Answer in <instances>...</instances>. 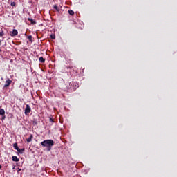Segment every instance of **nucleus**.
I'll return each mask as SVG.
<instances>
[{
	"label": "nucleus",
	"mask_w": 177,
	"mask_h": 177,
	"mask_svg": "<svg viewBox=\"0 0 177 177\" xmlns=\"http://www.w3.org/2000/svg\"><path fill=\"white\" fill-rule=\"evenodd\" d=\"M43 147H46L47 151H50L52 150V147L55 146V141L53 140H45L41 143Z\"/></svg>",
	"instance_id": "1"
},
{
	"label": "nucleus",
	"mask_w": 177,
	"mask_h": 177,
	"mask_svg": "<svg viewBox=\"0 0 177 177\" xmlns=\"http://www.w3.org/2000/svg\"><path fill=\"white\" fill-rule=\"evenodd\" d=\"M10 84H12V80L9 78H7L3 86V89H8V88H9L10 86Z\"/></svg>",
	"instance_id": "2"
},
{
	"label": "nucleus",
	"mask_w": 177,
	"mask_h": 177,
	"mask_svg": "<svg viewBox=\"0 0 177 177\" xmlns=\"http://www.w3.org/2000/svg\"><path fill=\"white\" fill-rule=\"evenodd\" d=\"M31 113V107L30 106V105L26 104V106L25 108V112L24 114L26 115H28L29 113Z\"/></svg>",
	"instance_id": "3"
},
{
	"label": "nucleus",
	"mask_w": 177,
	"mask_h": 177,
	"mask_svg": "<svg viewBox=\"0 0 177 177\" xmlns=\"http://www.w3.org/2000/svg\"><path fill=\"white\" fill-rule=\"evenodd\" d=\"M19 34V32L16 29H13L12 31L10 32V37H16Z\"/></svg>",
	"instance_id": "4"
},
{
	"label": "nucleus",
	"mask_w": 177,
	"mask_h": 177,
	"mask_svg": "<svg viewBox=\"0 0 177 177\" xmlns=\"http://www.w3.org/2000/svg\"><path fill=\"white\" fill-rule=\"evenodd\" d=\"M70 86H75L73 87V90L75 91L77 89V88H78V84H77L76 82H72L69 84Z\"/></svg>",
	"instance_id": "5"
},
{
	"label": "nucleus",
	"mask_w": 177,
	"mask_h": 177,
	"mask_svg": "<svg viewBox=\"0 0 177 177\" xmlns=\"http://www.w3.org/2000/svg\"><path fill=\"white\" fill-rule=\"evenodd\" d=\"M75 26L77 27V28H79L80 30H82L84 28V24L82 23H75Z\"/></svg>",
	"instance_id": "6"
},
{
	"label": "nucleus",
	"mask_w": 177,
	"mask_h": 177,
	"mask_svg": "<svg viewBox=\"0 0 177 177\" xmlns=\"http://www.w3.org/2000/svg\"><path fill=\"white\" fill-rule=\"evenodd\" d=\"M12 161L14 162H19V161H20V159L19 158H17V156H13L12 157Z\"/></svg>",
	"instance_id": "7"
},
{
	"label": "nucleus",
	"mask_w": 177,
	"mask_h": 177,
	"mask_svg": "<svg viewBox=\"0 0 177 177\" xmlns=\"http://www.w3.org/2000/svg\"><path fill=\"white\" fill-rule=\"evenodd\" d=\"M25 151H26V149L24 148H22V149L18 148V150L17 151H18L19 154H23V153H24Z\"/></svg>",
	"instance_id": "8"
},
{
	"label": "nucleus",
	"mask_w": 177,
	"mask_h": 177,
	"mask_svg": "<svg viewBox=\"0 0 177 177\" xmlns=\"http://www.w3.org/2000/svg\"><path fill=\"white\" fill-rule=\"evenodd\" d=\"M32 138H34V136H32V134H30V137L28 139H26L28 143H30V142L32 141Z\"/></svg>",
	"instance_id": "9"
},
{
	"label": "nucleus",
	"mask_w": 177,
	"mask_h": 177,
	"mask_svg": "<svg viewBox=\"0 0 177 177\" xmlns=\"http://www.w3.org/2000/svg\"><path fill=\"white\" fill-rule=\"evenodd\" d=\"M39 61L40 62V63H45V58H44V57H40L39 58Z\"/></svg>",
	"instance_id": "10"
},
{
	"label": "nucleus",
	"mask_w": 177,
	"mask_h": 177,
	"mask_svg": "<svg viewBox=\"0 0 177 177\" xmlns=\"http://www.w3.org/2000/svg\"><path fill=\"white\" fill-rule=\"evenodd\" d=\"M0 115H5V109H0Z\"/></svg>",
	"instance_id": "11"
},
{
	"label": "nucleus",
	"mask_w": 177,
	"mask_h": 177,
	"mask_svg": "<svg viewBox=\"0 0 177 177\" xmlns=\"http://www.w3.org/2000/svg\"><path fill=\"white\" fill-rule=\"evenodd\" d=\"M13 147H14V149H15V150H17H17L19 149V146L17 145V142L14 143Z\"/></svg>",
	"instance_id": "12"
},
{
	"label": "nucleus",
	"mask_w": 177,
	"mask_h": 177,
	"mask_svg": "<svg viewBox=\"0 0 177 177\" xmlns=\"http://www.w3.org/2000/svg\"><path fill=\"white\" fill-rule=\"evenodd\" d=\"M28 39L30 41V42H32V36L31 35L28 36Z\"/></svg>",
	"instance_id": "13"
},
{
	"label": "nucleus",
	"mask_w": 177,
	"mask_h": 177,
	"mask_svg": "<svg viewBox=\"0 0 177 177\" xmlns=\"http://www.w3.org/2000/svg\"><path fill=\"white\" fill-rule=\"evenodd\" d=\"M68 13L69 15H71V16H73L74 15V11H73L72 10H69Z\"/></svg>",
	"instance_id": "14"
},
{
	"label": "nucleus",
	"mask_w": 177,
	"mask_h": 177,
	"mask_svg": "<svg viewBox=\"0 0 177 177\" xmlns=\"http://www.w3.org/2000/svg\"><path fill=\"white\" fill-rule=\"evenodd\" d=\"M50 38H51V39H55L56 36L55 35V34H52V35H50Z\"/></svg>",
	"instance_id": "15"
},
{
	"label": "nucleus",
	"mask_w": 177,
	"mask_h": 177,
	"mask_svg": "<svg viewBox=\"0 0 177 177\" xmlns=\"http://www.w3.org/2000/svg\"><path fill=\"white\" fill-rule=\"evenodd\" d=\"M49 121H50V122H52V123L55 122V120H53V118H49Z\"/></svg>",
	"instance_id": "16"
},
{
	"label": "nucleus",
	"mask_w": 177,
	"mask_h": 177,
	"mask_svg": "<svg viewBox=\"0 0 177 177\" xmlns=\"http://www.w3.org/2000/svg\"><path fill=\"white\" fill-rule=\"evenodd\" d=\"M3 30H2L1 32H0V37H3Z\"/></svg>",
	"instance_id": "17"
},
{
	"label": "nucleus",
	"mask_w": 177,
	"mask_h": 177,
	"mask_svg": "<svg viewBox=\"0 0 177 177\" xmlns=\"http://www.w3.org/2000/svg\"><path fill=\"white\" fill-rule=\"evenodd\" d=\"M33 124H35V125H37V124H38V122H37V120H33Z\"/></svg>",
	"instance_id": "18"
},
{
	"label": "nucleus",
	"mask_w": 177,
	"mask_h": 177,
	"mask_svg": "<svg viewBox=\"0 0 177 177\" xmlns=\"http://www.w3.org/2000/svg\"><path fill=\"white\" fill-rule=\"evenodd\" d=\"M11 6H16V3L15 2H12L11 3Z\"/></svg>",
	"instance_id": "19"
},
{
	"label": "nucleus",
	"mask_w": 177,
	"mask_h": 177,
	"mask_svg": "<svg viewBox=\"0 0 177 177\" xmlns=\"http://www.w3.org/2000/svg\"><path fill=\"white\" fill-rule=\"evenodd\" d=\"M54 9H56V10H59L57 9V6H56V5L54 6Z\"/></svg>",
	"instance_id": "20"
},
{
	"label": "nucleus",
	"mask_w": 177,
	"mask_h": 177,
	"mask_svg": "<svg viewBox=\"0 0 177 177\" xmlns=\"http://www.w3.org/2000/svg\"><path fill=\"white\" fill-rule=\"evenodd\" d=\"M5 118H6V116L5 115H2V120H5Z\"/></svg>",
	"instance_id": "21"
},
{
	"label": "nucleus",
	"mask_w": 177,
	"mask_h": 177,
	"mask_svg": "<svg viewBox=\"0 0 177 177\" xmlns=\"http://www.w3.org/2000/svg\"><path fill=\"white\" fill-rule=\"evenodd\" d=\"M15 168H16V166L14 165L12 169H15Z\"/></svg>",
	"instance_id": "22"
},
{
	"label": "nucleus",
	"mask_w": 177,
	"mask_h": 177,
	"mask_svg": "<svg viewBox=\"0 0 177 177\" xmlns=\"http://www.w3.org/2000/svg\"><path fill=\"white\" fill-rule=\"evenodd\" d=\"M19 171H21V169H19L18 171H17V172H19Z\"/></svg>",
	"instance_id": "23"
},
{
	"label": "nucleus",
	"mask_w": 177,
	"mask_h": 177,
	"mask_svg": "<svg viewBox=\"0 0 177 177\" xmlns=\"http://www.w3.org/2000/svg\"><path fill=\"white\" fill-rule=\"evenodd\" d=\"M1 168H2V165H0V169H1Z\"/></svg>",
	"instance_id": "24"
},
{
	"label": "nucleus",
	"mask_w": 177,
	"mask_h": 177,
	"mask_svg": "<svg viewBox=\"0 0 177 177\" xmlns=\"http://www.w3.org/2000/svg\"><path fill=\"white\" fill-rule=\"evenodd\" d=\"M29 21H31V20L30 19H28Z\"/></svg>",
	"instance_id": "25"
},
{
	"label": "nucleus",
	"mask_w": 177,
	"mask_h": 177,
	"mask_svg": "<svg viewBox=\"0 0 177 177\" xmlns=\"http://www.w3.org/2000/svg\"><path fill=\"white\" fill-rule=\"evenodd\" d=\"M17 165L19 166V163H17Z\"/></svg>",
	"instance_id": "26"
},
{
	"label": "nucleus",
	"mask_w": 177,
	"mask_h": 177,
	"mask_svg": "<svg viewBox=\"0 0 177 177\" xmlns=\"http://www.w3.org/2000/svg\"><path fill=\"white\" fill-rule=\"evenodd\" d=\"M40 26H43V24H40Z\"/></svg>",
	"instance_id": "27"
},
{
	"label": "nucleus",
	"mask_w": 177,
	"mask_h": 177,
	"mask_svg": "<svg viewBox=\"0 0 177 177\" xmlns=\"http://www.w3.org/2000/svg\"><path fill=\"white\" fill-rule=\"evenodd\" d=\"M31 23H33V21H31Z\"/></svg>",
	"instance_id": "28"
}]
</instances>
